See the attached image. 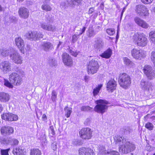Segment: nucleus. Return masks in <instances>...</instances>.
<instances>
[{"mask_svg":"<svg viewBox=\"0 0 155 155\" xmlns=\"http://www.w3.org/2000/svg\"><path fill=\"white\" fill-rule=\"evenodd\" d=\"M153 0H141L142 2L145 4H149L151 3Z\"/></svg>","mask_w":155,"mask_h":155,"instance_id":"5fc2aeb1","label":"nucleus"},{"mask_svg":"<svg viewBox=\"0 0 155 155\" xmlns=\"http://www.w3.org/2000/svg\"><path fill=\"white\" fill-rule=\"evenodd\" d=\"M41 27L44 30L53 32L55 31L56 30L55 26L50 24H47L45 23L41 24Z\"/></svg>","mask_w":155,"mask_h":155,"instance_id":"aec40b11","label":"nucleus"},{"mask_svg":"<svg viewBox=\"0 0 155 155\" xmlns=\"http://www.w3.org/2000/svg\"><path fill=\"white\" fill-rule=\"evenodd\" d=\"M64 109L66 112L65 116L67 117H69L70 116L71 113L72 112V108H69L67 106L65 107Z\"/></svg>","mask_w":155,"mask_h":155,"instance_id":"c9c22d12","label":"nucleus"},{"mask_svg":"<svg viewBox=\"0 0 155 155\" xmlns=\"http://www.w3.org/2000/svg\"><path fill=\"white\" fill-rule=\"evenodd\" d=\"M114 139L116 144L120 145L119 148L120 152L121 150L123 153H127L135 149L134 145L124 137L117 135L114 137Z\"/></svg>","mask_w":155,"mask_h":155,"instance_id":"f257e3e1","label":"nucleus"},{"mask_svg":"<svg viewBox=\"0 0 155 155\" xmlns=\"http://www.w3.org/2000/svg\"><path fill=\"white\" fill-rule=\"evenodd\" d=\"M9 150V149L4 150H1L2 155H8V151Z\"/></svg>","mask_w":155,"mask_h":155,"instance_id":"603ef678","label":"nucleus"},{"mask_svg":"<svg viewBox=\"0 0 155 155\" xmlns=\"http://www.w3.org/2000/svg\"><path fill=\"white\" fill-rule=\"evenodd\" d=\"M106 32L109 35H112L115 33V31L114 28H109L106 30Z\"/></svg>","mask_w":155,"mask_h":155,"instance_id":"c03bdc74","label":"nucleus"},{"mask_svg":"<svg viewBox=\"0 0 155 155\" xmlns=\"http://www.w3.org/2000/svg\"><path fill=\"white\" fill-rule=\"evenodd\" d=\"M102 86V84H101L98 85L97 87L93 89V93L94 96L95 97L98 94Z\"/></svg>","mask_w":155,"mask_h":155,"instance_id":"2f4dec72","label":"nucleus"},{"mask_svg":"<svg viewBox=\"0 0 155 155\" xmlns=\"http://www.w3.org/2000/svg\"><path fill=\"white\" fill-rule=\"evenodd\" d=\"M92 131L89 128L82 129L79 132L80 137L83 139L89 140L92 136Z\"/></svg>","mask_w":155,"mask_h":155,"instance_id":"1a4fd4ad","label":"nucleus"},{"mask_svg":"<svg viewBox=\"0 0 155 155\" xmlns=\"http://www.w3.org/2000/svg\"><path fill=\"white\" fill-rule=\"evenodd\" d=\"M89 148L82 147L79 149V155H86Z\"/></svg>","mask_w":155,"mask_h":155,"instance_id":"72a5a7b5","label":"nucleus"},{"mask_svg":"<svg viewBox=\"0 0 155 155\" xmlns=\"http://www.w3.org/2000/svg\"><path fill=\"white\" fill-rule=\"evenodd\" d=\"M135 12L139 16H147L149 15V10L145 6L138 5L135 7Z\"/></svg>","mask_w":155,"mask_h":155,"instance_id":"6e6552de","label":"nucleus"},{"mask_svg":"<svg viewBox=\"0 0 155 155\" xmlns=\"http://www.w3.org/2000/svg\"><path fill=\"white\" fill-rule=\"evenodd\" d=\"M41 48L45 51H48L53 48V46L51 43L49 42L44 43L41 45Z\"/></svg>","mask_w":155,"mask_h":155,"instance_id":"4be33fe9","label":"nucleus"},{"mask_svg":"<svg viewBox=\"0 0 155 155\" xmlns=\"http://www.w3.org/2000/svg\"><path fill=\"white\" fill-rule=\"evenodd\" d=\"M30 155H41V153L38 149H33L31 150Z\"/></svg>","mask_w":155,"mask_h":155,"instance_id":"f704fd0d","label":"nucleus"},{"mask_svg":"<svg viewBox=\"0 0 155 155\" xmlns=\"http://www.w3.org/2000/svg\"><path fill=\"white\" fill-rule=\"evenodd\" d=\"M68 3L72 5H80L81 2V0H68Z\"/></svg>","mask_w":155,"mask_h":155,"instance_id":"473e14b6","label":"nucleus"},{"mask_svg":"<svg viewBox=\"0 0 155 155\" xmlns=\"http://www.w3.org/2000/svg\"><path fill=\"white\" fill-rule=\"evenodd\" d=\"M48 63L51 67L55 66L57 65L56 60L54 58L52 57L49 58Z\"/></svg>","mask_w":155,"mask_h":155,"instance_id":"c756f323","label":"nucleus"},{"mask_svg":"<svg viewBox=\"0 0 155 155\" xmlns=\"http://www.w3.org/2000/svg\"><path fill=\"white\" fill-rule=\"evenodd\" d=\"M134 21L138 25L143 28H147L149 27L148 25L145 21L138 17H135Z\"/></svg>","mask_w":155,"mask_h":155,"instance_id":"f3484780","label":"nucleus"},{"mask_svg":"<svg viewBox=\"0 0 155 155\" xmlns=\"http://www.w3.org/2000/svg\"><path fill=\"white\" fill-rule=\"evenodd\" d=\"M118 82L121 87L124 89H127L131 83V79L127 74L124 73H121L119 75Z\"/></svg>","mask_w":155,"mask_h":155,"instance_id":"7ed1b4c3","label":"nucleus"},{"mask_svg":"<svg viewBox=\"0 0 155 155\" xmlns=\"http://www.w3.org/2000/svg\"><path fill=\"white\" fill-rule=\"evenodd\" d=\"M0 82L4 83V85L9 88H12L13 86L7 80L5 79L3 77L0 76Z\"/></svg>","mask_w":155,"mask_h":155,"instance_id":"a878e982","label":"nucleus"},{"mask_svg":"<svg viewBox=\"0 0 155 155\" xmlns=\"http://www.w3.org/2000/svg\"><path fill=\"white\" fill-rule=\"evenodd\" d=\"M112 54V50L110 48H109L103 53L101 54L100 56L103 58H108L110 57Z\"/></svg>","mask_w":155,"mask_h":155,"instance_id":"393cba45","label":"nucleus"},{"mask_svg":"<svg viewBox=\"0 0 155 155\" xmlns=\"http://www.w3.org/2000/svg\"><path fill=\"white\" fill-rule=\"evenodd\" d=\"M99 153L101 155H104L107 153V151L105 147L103 146H101L99 148Z\"/></svg>","mask_w":155,"mask_h":155,"instance_id":"58836bf2","label":"nucleus"},{"mask_svg":"<svg viewBox=\"0 0 155 155\" xmlns=\"http://www.w3.org/2000/svg\"><path fill=\"white\" fill-rule=\"evenodd\" d=\"M10 19L12 22H15L16 20L15 17L14 16H11Z\"/></svg>","mask_w":155,"mask_h":155,"instance_id":"338daca9","label":"nucleus"},{"mask_svg":"<svg viewBox=\"0 0 155 155\" xmlns=\"http://www.w3.org/2000/svg\"><path fill=\"white\" fill-rule=\"evenodd\" d=\"M123 60L124 63L126 65L129 67H131L133 66L134 63L128 58L127 57L124 58Z\"/></svg>","mask_w":155,"mask_h":155,"instance_id":"7c9ffc66","label":"nucleus"},{"mask_svg":"<svg viewBox=\"0 0 155 155\" xmlns=\"http://www.w3.org/2000/svg\"><path fill=\"white\" fill-rule=\"evenodd\" d=\"M90 120L89 118H87L85 121L84 124L85 125H88L90 123Z\"/></svg>","mask_w":155,"mask_h":155,"instance_id":"69168bd1","label":"nucleus"},{"mask_svg":"<svg viewBox=\"0 0 155 155\" xmlns=\"http://www.w3.org/2000/svg\"><path fill=\"white\" fill-rule=\"evenodd\" d=\"M1 130L2 133H5L8 135L12 134L14 131L13 128L9 126L2 127Z\"/></svg>","mask_w":155,"mask_h":155,"instance_id":"412c9836","label":"nucleus"},{"mask_svg":"<svg viewBox=\"0 0 155 155\" xmlns=\"http://www.w3.org/2000/svg\"><path fill=\"white\" fill-rule=\"evenodd\" d=\"M99 65L97 60L92 59L88 64L87 72L88 74H94L96 73L99 68Z\"/></svg>","mask_w":155,"mask_h":155,"instance_id":"423d86ee","label":"nucleus"},{"mask_svg":"<svg viewBox=\"0 0 155 155\" xmlns=\"http://www.w3.org/2000/svg\"><path fill=\"white\" fill-rule=\"evenodd\" d=\"M86 155H95L93 150L89 148Z\"/></svg>","mask_w":155,"mask_h":155,"instance_id":"3c124183","label":"nucleus"},{"mask_svg":"<svg viewBox=\"0 0 155 155\" xmlns=\"http://www.w3.org/2000/svg\"><path fill=\"white\" fill-rule=\"evenodd\" d=\"M86 29V27H84L83 28L79 31V35H81L84 32Z\"/></svg>","mask_w":155,"mask_h":155,"instance_id":"774afa93","label":"nucleus"},{"mask_svg":"<svg viewBox=\"0 0 155 155\" xmlns=\"http://www.w3.org/2000/svg\"><path fill=\"white\" fill-rule=\"evenodd\" d=\"M145 127L149 130H152L153 128V125L151 123L148 122L145 124Z\"/></svg>","mask_w":155,"mask_h":155,"instance_id":"a18cd8bd","label":"nucleus"},{"mask_svg":"<svg viewBox=\"0 0 155 155\" xmlns=\"http://www.w3.org/2000/svg\"><path fill=\"white\" fill-rule=\"evenodd\" d=\"M68 50L71 55L74 57H76L78 54L79 53V51H72L70 47H69V48H68Z\"/></svg>","mask_w":155,"mask_h":155,"instance_id":"79ce46f5","label":"nucleus"},{"mask_svg":"<svg viewBox=\"0 0 155 155\" xmlns=\"http://www.w3.org/2000/svg\"><path fill=\"white\" fill-rule=\"evenodd\" d=\"M151 59L155 67V51H153L151 53Z\"/></svg>","mask_w":155,"mask_h":155,"instance_id":"de8ad7c7","label":"nucleus"},{"mask_svg":"<svg viewBox=\"0 0 155 155\" xmlns=\"http://www.w3.org/2000/svg\"><path fill=\"white\" fill-rule=\"evenodd\" d=\"M124 131L126 134H129L132 133L133 130L129 127H125L123 128Z\"/></svg>","mask_w":155,"mask_h":155,"instance_id":"37998d69","label":"nucleus"},{"mask_svg":"<svg viewBox=\"0 0 155 155\" xmlns=\"http://www.w3.org/2000/svg\"><path fill=\"white\" fill-rule=\"evenodd\" d=\"M12 152L14 155H24L26 153L25 149L22 147L14 148Z\"/></svg>","mask_w":155,"mask_h":155,"instance_id":"5701e85b","label":"nucleus"},{"mask_svg":"<svg viewBox=\"0 0 155 155\" xmlns=\"http://www.w3.org/2000/svg\"><path fill=\"white\" fill-rule=\"evenodd\" d=\"M10 51L11 52L10 50ZM0 52L2 55L6 56L8 55L10 51L9 50H7L6 49H2L0 50Z\"/></svg>","mask_w":155,"mask_h":155,"instance_id":"4c0bfd02","label":"nucleus"},{"mask_svg":"<svg viewBox=\"0 0 155 155\" xmlns=\"http://www.w3.org/2000/svg\"><path fill=\"white\" fill-rule=\"evenodd\" d=\"M88 33L87 34V35L89 36V37H90L93 36L94 34V32L91 29H89L88 30Z\"/></svg>","mask_w":155,"mask_h":155,"instance_id":"13d9d810","label":"nucleus"},{"mask_svg":"<svg viewBox=\"0 0 155 155\" xmlns=\"http://www.w3.org/2000/svg\"><path fill=\"white\" fill-rule=\"evenodd\" d=\"M73 144L75 145H78L80 144V142L79 140H74L72 142Z\"/></svg>","mask_w":155,"mask_h":155,"instance_id":"bf43d9fd","label":"nucleus"},{"mask_svg":"<svg viewBox=\"0 0 155 155\" xmlns=\"http://www.w3.org/2000/svg\"><path fill=\"white\" fill-rule=\"evenodd\" d=\"M12 64L8 61H3L0 63V69L4 74H7L12 70Z\"/></svg>","mask_w":155,"mask_h":155,"instance_id":"9b49d317","label":"nucleus"},{"mask_svg":"<svg viewBox=\"0 0 155 155\" xmlns=\"http://www.w3.org/2000/svg\"><path fill=\"white\" fill-rule=\"evenodd\" d=\"M12 144L13 145H17L18 143V140L16 139H13L12 140Z\"/></svg>","mask_w":155,"mask_h":155,"instance_id":"052dcab7","label":"nucleus"},{"mask_svg":"<svg viewBox=\"0 0 155 155\" xmlns=\"http://www.w3.org/2000/svg\"><path fill=\"white\" fill-rule=\"evenodd\" d=\"M117 84V82L114 79H111L107 84V90L111 92L113 91L114 90L116 89Z\"/></svg>","mask_w":155,"mask_h":155,"instance_id":"a211bd4d","label":"nucleus"},{"mask_svg":"<svg viewBox=\"0 0 155 155\" xmlns=\"http://www.w3.org/2000/svg\"><path fill=\"white\" fill-rule=\"evenodd\" d=\"M15 44L19 49L21 53L24 54L25 52L24 49L25 44L23 40L15 39Z\"/></svg>","mask_w":155,"mask_h":155,"instance_id":"6ab92c4d","label":"nucleus"},{"mask_svg":"<svg viewBox=\"0 0 155 155\" xmlns=\"http://www.w3.org/2000/svg\"><path fill=\"white\" fill-rule=\"evenodd\" d=\"M51 99L52 101H55L56 97L57 94L54 91H53L52 93Z\"/></svg>","mask_w":155,"mask_h":155,"instance_id":"09e8293b","label":"nucleus"},{"mask_svg":"<svg viewBox=\"0 0 155 155\" xmlns=\"http://www.w3.org/2000/svg\"><path fill=\"white\" fill-rule=\"evenodd\" d=\"M143 70L144 74L148 79L151 80L154 78L155 71L151 66L148 65H145Z\"/></svg>","mask_w":155,"mask_h":155,"instance_id":"9d476101","label":"nucleus"},{"mask_svg":"<svg viewBox=\"0 0 155 155\" xmlns=\"http://www.w3.org/2000/svg\"><path fill=\"white\" fill-rule=\"evenodd\" d=\"M11 53L9 54L10 59L12 62L17 64L22 63L23 58L18 51L12 48H10Z\"/></svg>","mask_w":155,"mask_h":155,"instance_id":"39448f33","label":"nucleus"},{"mask_svg":"<svg viewBox=\"0 0 155 155\" xmlns=\"http://www.w3.org/2000/svg\"><path fill=\"white\" fill-rule=\"evenodd\" d=\"M104 45V43L100 39L97 40L95 41V44L94 45V47L98 49L102 48Z\"/></svg>","mask_w":155,"mask_h":155,"instance_id":"c85d7f7f","label":"nucleus"},{"mask_svg":"<svg viewBox=\"0 0 155 155\" xmlns=\"http://www.w3.org/2000/svg\"><path fill=\"white\" fill-rule=\"evenodd\" d=\"M92 108L89 106H83L81 107V110L82 111H87L91 110Z\"/></svg>","mask_w":155,"mask_h":155,"instance_id":"49530a36","label":"nucleus"},{"mask_svg":"<svg viewBox=\"0 0 155 155\" xmlns=\"http://www.w3.org/2000/svg\"><path fill=\"white\" fill-rule=\"evenodd\" d=\"M140 87L144 91L145 99L147 100L151 97V94L153 89V85L151 82L142 79L140 82Z\"/></svg>","mask_w":155,"mask_h":155,"instance_id":"f03ea898","label":"nucleus"},{"mask_svg":"<svg viewBox=\"0 0 155 155\" xmlns=\"http://www.w3.org/2000/svg\"><path fill=\"white\" fill-rule=\"evenodd\" d=\"M107 153L109 155H120L119 153L115 150H108Z\"/></svg>","mask_w":155,"mask_h":155,"instance_id":"ea45409f","label":"nucleus"},{"mask_svg":"<svg viewBox=\"0 0 155 155\" xmlns=\"http://www.w3.org/2000/svg\"><path fill=\"white\" fill-rule=\"evenodd\" d=\"M94 7H92L90 8L88 12V14L89 15L92 14L94 11Z\"/></svg>","mask_w":155,"mask_h":155,"instance_id":"e2e57ef3","label":"nucleus"},{"mask_svg":"<svg viewBox=\"0 0 155 155\" xmlns=\"http://www.w3.org/2000/svg\"><path fill=\"white\" fill-rule=\"evenodd\" d=\"M139 37L138 39H142L146 38V36L143 33L139 32Z\"/></svg>","mask_w":155,"mask_h":155,"instance_id":"6e6d98bb","label":"nucleus"},{"mask_svg":"<svg viewBox=\"0 0 155 155\" xmlns=\"http://www.w3.org/2000/svg\"><path fill=\"white\" fill-rule=\"evenodd\" d=\"M9 82L12 85L14 84L17 85H20L22 81V79L19 74L12 72L9 76Z\"/></svg>","mask_w":155,"mask_h":155,"instance_id":"0eeeda50","label":"nucleus"},{"mask_svg":"<svg viewBox=\"0 0 155 155\" xmlns=\"http://www.w3.org/2000/svg\"><path fill=\"white\" fill-rule=\"evenodd\" d=\"M51 147L53 150H55L57 148V143L55 142L53 143L51 145Z\"/></svg>","mask_w":155,"mask_h":155,"instance_id":"4d7b16f0","label":"nucleus"},{"mask_svg":"<svg viewBox=\"0 0 155 155\" xmlns=\"http://www.w3.org/2000/svg\"><path fill=\"white\" fill-rule=\"evenodd\" d=\"M68 50L71 55L74 57H76L78 54L79 53V51H72L70 47H69V48H68Z\"/></svg>","mask_w":155,"mask_h":155,"instance_id":"a19ab883","label":"nucleus"},{"mask_svg":"<svg viewBox=\"0 0 155 155\" xmlns=\"http://www.w3.org/2000/svg\"><path fill=\"white\" fill-rule=\"evenodd\" d=\"M41 8L43 10L46 12L51 11L52 9V8L50 5L46 3H43L41 5Z\"/></svg>","mask_w":155,"mask_h":155,"instance_id":"cd10ccee","label":"nucleus"},{"mask_svg":"<svg viewBox=\"0 0 155 155\" xmlns=\"http://www.w3.org/2000/svg\"><path fill=\"white\" fill-rule=\"evenodd\" d=\"M62 59L64 64L68 66L72 65L73 61L70 56L66 53H64L62 55Z\"/></svg>","mask_w":155,"mask_h":155,"instance_id":"ddd939ff","label":"nucleus"},{"mask_svg":"<svg viewBox=\"0 0 155 155\" xmlns=\"http://www.w3.org/2000/svg\"><path fill=\"white\" fill-rule=\"evenodd\" d=\"M3 119L8 121H16L18 120V117L16 114L11 113H6L2 115Z\"/></svg>","mask_w":155,"mask_h":155,"instance_id":"f8f14e48","label":"nucleus"},{"mask_svg":"<svg viewBox=\"0 0 155 155\" xmlns=\"http://www.w3.org/2000/svg\"><path fill=\"white\" fill-rule=\"evenodd\" d=\"M131 53L132 56L136 59L141 60L143 57V51L141 50L134 48L132 50Z\"/></svg>","mask_w":155,"mask_h":155,"instance_id":"2eb2a0df","label":"nucleus"},{"mask_svg":"<svg viewBox=\"0 0 155 155\" xmlns=\"http://www.w3.org/2000/svg\"><path fill=\"white\" fill-rule=\"evenodd\" d=\"M14 70L15 71L17 72L16 73L18 74H19L22 76L24 75V72L21 70L18 67L16 66H15L14 68Z\"/></svg>","mask_w":155,"mask_h":155,"instance_id":"e433bc0d","label":"nucleus"},{"mask_svg":"<svg viewBox=\"0 0 155 155\" xmlns=\"http://www.w3.org/2000/svg\"><path fill=\"white\" fill-rule=\"evenodd\" d=\"M135 43L138 46H145L147 43V39H137Z\"/></svg>","mask_w":155,"mask_h":155,"instance_id":"bb28decb","label":"nucleus"},{"mask_svg":"<svg viewBox=\"0 0 155 155\" xmlns=\"http://www.w3.org/2000/svg\"><path fill=\"white\" fill-rule=\"evenodd\" d=\"M146 149L147 151H151L153 150V148L148 144L146 146Z\"/></svg>","mask_w":155,"mask_h":155,"instance_id":"680f3d73","label":"nucleus"},{"mask_svg":"<svg viewBox=\"0 0 155 155\" xmlns=\"http://www.w3.org/2000/svg\"><path fill=\"white\" fill-rule=\"evenodd\" d=\"M97 104L94 108L95 111L98 113L103 114L106 112L108 108L107 104H108V102L105 100L100 99L95 101Z\"/></svg>","mask_w":155,"mask_h":155,"instance_id":"20e7f679","label":"nucleus"},{"mask_svg":"<svg viewBox=\"0 0 155 155\" xmlns=\"http://www.w3.org/2000/svg\"><path fill=\"white\" fill-rule=\"evenodd\" d=\"M139 33L138 32L135 33L134 35V37L133 39H138V37H139Z\"/></svg>","mask_w":155,"mask_h":155,"instance_id":"0e129e2a","label":"nucleus"},{"mask_svg":"<svg viewBox=\"0 0 155 155\" xmlns=\"http://www.w3.org/2000/svg\"><path fill=\"white\" fill-rule=\"evenodd\" d=\"M10 98V96L8 93L4 92L0 93V101L3 102L8 101Z\"/></svg>","mask_w":155,"mask_h":155,"instance_id":"b1692460","label":"nucleus"},{"mask_svg":"<svg viewBox=\"0 0 155 155\" xmlns=\"http://www.w3.org/2000/svg\"><path fill=\"white\" fill-rule=\"evenodd\" d=\"M49 133L52 135V136L55 134V131L54 130V127L53 126H50L49 130Z\"/></svg>","mask_w":155,"mask_h":155,"instance_id":"8fccbe9b","label":"nucleus"},{"mask_svg":"<svg viewBox=\"0 0 155 155\" xmlns=\"http://www.w3.org/2000/svg\"><path fill=\"white\" fill-rule=\"evenodd\" d=\"M149 36L150 38L155 39V31H153L150 32L149 34Z\"/></svg>","mask_w":155,"mask_h":155,"instance_id":"864d4df0","label":"nucleus"},{"mask_svg":"<svg viewBox=\"0 0 155 155\" xmlns=\"http://www.w3.org/2000/svg\"><path fill=\"white\" fill-rule=\"evenodd\" d=\"M18 14L21 18L24 19L27 18L29 15L28 10L24 7H21L19 8Z\"/></svg>","mask_w":155,"mask_h":155,"instance_id":"4468645a","label":"nucleus"},{"mask_svg":"<svg viewBox=\"0 0 155 155\" xmlns=\"http://www.w3.org/2000/svg\"><path fill=\"white\" fill-rule=\"evenodd\" d=\"M26 38L28 39H39L43 37V35L41 33L34 31H29L26 33Z\"/></svg>","mask_w":155,"mask_h":155,"instance_id":"dca6fc26","label":"nucleus"}]
</instances>
